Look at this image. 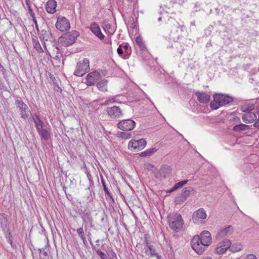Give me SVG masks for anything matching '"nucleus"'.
<instances>
[{
    "label": "nucleus",
    "mask_w": 259,
    "mask_h": 259,
    "mask_svg": "<svg viewBox=\"0 0 259 259\" xmlns=\"http://www.w3.org/2000/svg\"><path fill=\"white\" fill-rule=\"evenodd\" d=\"M211 243V235L207 231L202 232L200 236H194L191 241L192 249L198 254L203 253L206 247Z\"/></svg>",
    "instance_id": "nucleus-1"
},
{
    "label": "nucleus",
    "mask_w": 259,
    "mask_h": 259,
    "mask_svg": "<svg viewBox=\"0 0 259 259\" xmlns=\"http://www.w3.org/2000/svg\"><path fill=\"white\" fill-rule=\"evenodd\" d=\"M167 221L169 227L176 232L182 230L183 227L184 221L180 214L172 213L167 217Z\"/></svg>",
    "instance_id": "nucleus-2"
},
{
    "label": "nucleus",
    "mask_w": 259,
    "mask_h": 259,
    "mask_svg": "<svg viewBox=\"0 0 259 259\" xmlns=\"http://www.w3.org/2000/svg\"><path fill=\"white\" fill-rule=\"evenodd\" d=\"M78 35V32L72 31L70 33L65 34L64 36H61L59 40L63 46L68 47L75 42V39Z\"/></svg>",
    "instance_id": "nucleus-3"
},
{
    "label": "nucleus",
    "mask_w": 259,
    "mask_h": 259,
    "mask_svg": "<svg viewBox=\"0 0 259 259\" xmlns=\"http://www.w3.org/2000/svg\"><path fill=\"white\" fill-rule=\"evenodd\" d=\"M89 70V60L84 58L81 61H79L76 65L74 74L77 76H83Z\"/></svg>",
    "instance_id": "nucleus-4"
},
{
    "label": "nucleus",
    "mask_w": 259,
    "mask_h": 259,
    "mask_svg": "<svg viewBox=\"0 0 259 259\" xmlns=\"http://www.w3.org/2000/svg\"><path fill=\"white\" fill-rule=\"evenodd\" d=\"M146 144V141L144 139L139 140H132L129 142L128 147L130 149L140 151L145 147Z\"/></svg>",
    "instance_id": "nucleus-5"
},
{
    "label": "nucleus",
    "mask_w": 259,
    "mask_h": 259,
    "mask_svg": "<svg viewBox=\"0 0 259 259\" xmlns=\"http://www.w3.org/2000/svg\"><path fill=\"white\" fill-rule=\"evenodd\" d=\"M207 214L203 208H201L195 211L192 215V221L195 224H200L206 218Z\"/></svg>",
    "instance_id": "nucleus-6"
},
{
    "label": "nucleus",
    "mask_w": 259,
    "mask_h": 259,
    "mask_svg": "<svg viewBox=\"0 0 259 259\" xmlns=\"http://www.w3.org/2000/svg\"><path fill=\"white\" fill-rule=\"evenodd\" d=\"M15 104L17 108L19 109L21 114V117L26 119L29 116V110L27 106L22 100H17L15 101Z\"/></svg>",
    "instance_id": "nucleus-7"
},
{
    "label": "nucleus",
    "mask_w": 259,
    "mask_h": 259,
    "mask_svg": "<svg viewBox=\"0 0 259 259\" xmlns=\"http://www.w3.org/2000/svg\"><path fill=\"white\" fill-rule=\"evenodd\" d=\"M136 125L135 122L128 119L120 121L117 123V127L121 130L129 131L132 130Z\"/></svg>",
    "instance_id": "nucleus-8"
},
{
    "label": "nucleus",
    "mask_w": 259,
    "mask_h": 259,
    "mask_svg": "<svg viewBox=\"0 0 259 259\" xmlns=\"http://www.w3.org/2000/svg\"><path fill=\"white\" fill-rule=\"evenodd\" d=\"M213 100L220 106H224L233 101V98L231 97L223 94L214 95Z\"/></svg>",
    "instance_id": "nucleus-9"
},
{
    "label": "nucleus",
    "mask_w": 259,
    "mask_h": 259,
    "mask_svg": "<svg viewBox=\"0 0 259 259\" xmlns=\"http://www.w3.org/2000/svg\"><path fill=\"white\" fill-rule=\"evenodd\" d=\"M101 77V74L97 71L90 72L86 76L85 83L89 86L93 85Z\"/></svg>",
    "instance_id": "nucleus-10"
},
{
    "label": "nucleus",
    "mask_w": 259,
    "mask_h": 259,
    "mask_svg": "<svg viewBox=\"0 0 259 259\" xmlns=\"http://www.w3.org/2000/svg\"><path fill=\"white\" fill-rule=\"evenodd\" d=\"M56 27L61 31H65L70 28V23L64 17H59L56 23Z\"/></svg>",
    "instance_id": "nucleus-11"
},
{
    "label": "nucleus",
    "mask_w": 259,
    "mask_h": 259,
    "mask_svg": "<svg viewBox=\"0 0 259 259\" xmlns=\"http://www.w3.org/2000/svg\"><path fill=\"white\" fill-rule=\"evenodd\" d=\"M108 115L112 118H119L123 115L121 109L118 106L108 107L106 109Z\"/></svg>",
    "instance_id": "nucleus-12"
},
{
    "label": "nucleus",
    "mask_w": 259,
    "mask_h": 259,
    "mask_svg": "<svg viewBox=\"0 0 259 259\" xmlns=\"http://www.w3.org/2000/svg\"><path fill=\"white\" fill-rule=\"evenodd\" d=\"M81 217L84 224L85 229L88 225H90L91 227L93 226V219L91 217V212L89 209H84L82 212Z\"/></svg>",
    "instance_id": "nucleus-13"
},
{
    "label": "nucleus",
    "mask_w": 259,
    "mask_h": 259,
    "mask_svg": "<svg viewBox=\"0 0 259 259\" xmlns=\"http://www.w3.org/2000/svg\"><path fill=\"white\" fill-rule=\"evenodd\" d=\"M171 169L168 165H164L161 167L160 170L156 174L155 176L159 179L165 178L171 174Z\"/></svg>",
    "instance_id": "nucleus-14"
},
{
    "label": "nucleus",
    "mask_w": 259,
    "mask_h": 259,
    "mask_svg": "<svg viewBox=\"0 0 259 259\" xmlns=\"http://www.w3.org/2000/svg\"><path fill=\"white\" fill-rule=\"evenodd\" d=\"M233 229L231 226H228L224 228L221 229L218 232L216 238L221 239L225 237H228L233 232Z\"/></svg>",
    "instance_id": "nucleus-15"
},
{
    "label": "nucleus",
    "mask_w": 259,
    "mask_h": 259,
    "mask_svg": "<svg viewBox=\"0 0 259 259\" xmlns=\"http://www.w3.org/2000/svg\"><path fill=\"white\" fill-rule=\"evenodd\" d=\"M90 29L91 31L100 40H103L104 38V35L101 32V29L96 22H93L91 23Z\"/></svg>",
    "instance_id": "nucleus-16"
},
{
    "label": "nucleus",
    "mask_w": 259,
    "mask_h": 259,
    "mask_svg": "<svg viewBox=\"0 0 259 259\" xmlns=\"http://www.w3.org/2000/svg\"><path fill=\"white\" fill-rule=\"evenodd\" d=\"M145 243L147 248V250L145 251L146 254L150 256H156L157 259H160L161 256L156 253L155 247L150 245L147 239L145 240Z\"/></svg>",
    "instance_id": "nucleus-17"
},
{
    "label": "nucleus",
    "mask_w": 259,
    "mask_h": 259,
    "mask_svg": "<svg viewBox=\"0 0 259 259\" xmlns=\"http://www.w3.org/2000/svg\"><path fill=\"white\" fill-rule=\"evenodd\" d=\"M195 96L199 102L203 104L208 103L210 99V96L204 92H197L195 93Z\"/></svg>",
    "instance_id": "nucleus-18"
},
{
    "label": "nucleus",
    "mask_w": 259,
    "mask_h": 259,
    "mask_svg": "<svg viewBox=\"0 0 259 259\" xmlns=\"http://www.w3.org/2000/svg\"><path fill=\"white\" fill-rule=\"evenodd\" d=\"M33 120L38 134L46 128L44 121L40 119L38 116L35 115L33 117Z\"/></svg>",
    "instance_id": "nucleus-19"
},
{
    "label": "nucleus",
    "mask_w": 259,
    "mask_h": 259,
    "mask_svg": "<svg viewBox=\"0 0 259 259\" xmlns=\"http://www.w3.org/2000/svg\"><path fill=\"white\" fill-rule=\"evenodd\" d=\"M242 118L244 122L249 123L257 119V116L254 113L249 111L244 114Z\"/></svg>",
    "instance_id": "nucleus-20"
},
{
    "label": "nucleus",
    "mask_w": 259,
    "mask_h": 259,
    "mask_svg": "<svg viewBox=\"0 0 259 259\" xmlns=\"http://www.w3.org/2000/svg\"><path fill=\"white\" fill-rule=\"evenodd\" d=\"M57 3L55 0H49L46 5V10L50 14H53L56 12Z\"/></svg>",
    "instance_id": "nucleus-21"
},
{
    "label": "nucleus",
    "mask_w": 259,
    "mask_h": 259,
    "mask_svg": "<svg viewBox=\"0 0 259 259\" xmlns=\"http://www.w3.org/2000/svg\"><path fill=\"white\" fill-rule=\"evenodd\" d=\"M0 225L4 232H7L9 230L8 220L5 214H0Z\"/></svg>",
    "instance_id": "nucleus-22"
},
{
    "label": "nucleus",
    "mask_w": 259,
    "mask_h": 259,
    "mask_svg": "<svg viewBox=\"0 0 259 259\" xmlns=\"http://www.w3.org/2000/svg\"><path fill=\"white\" fill-rule=\"evenodd\" d=\"M107 83L108 81L106 79H102L101 81L98 82L96 84V86L99 90L101 92H107Z\"/></svg>",
    "instance_id": "nucleus-23"
},
{
    "label": "nucleus",
    "mask_w": 259,
    "mask_h": 259,
    "mask_svg": "<svg viewBox=\"0 0 259 259\" xmlns=\"http://www.w3.org/2000/svg\"><path fill=\"white\" fill-rule=\"evenodd\" d=\"M32 42L33 47L38 53H41L44 52V50L41 48L37 37L32 38Z\"/></svg>",
    "instance_id": "nucleus-24"
},
{
    "label": "nucleus",
    "mask_w": 259,
    "mask_h": 259,
    "mask_svg": "<svg viewBox=\"0 0 259 259\" xmlns=\"http://www.w3.org/2000/svg\"><path fill=\"white\" fill-rule=\"evenodd\" d=\"M38 134L40 136L41 139L46 141L50 138V133L47 128L40 132Z\"/></svg>",
    "instance_id": "nucleus-25"
},
{
    "label": "nucleus",
    "mask_w": 259,
    "mask_h": 259,
    "mask_svg": "<svg viewBox=\"0 0 259 259\" xmlns=\"http://www.w3.org/2000/svg\"><path fill=\"white\" fill-rule=\"evenodd\" d=\"M76 231L77 234L80 237L83 244L85 245L87 243V241L84 235V230L82 226L81 227H80L79 228H78Z\"/></svg>",
    "instance_id": "nucleus-26"
},
{
    "label": "nucleus",
    "mask_w": 259,
    "mask_h": 259,
    "mask_svg": "<svg viewBox=\"0 0 259 259\" xmlns=\"http://www.w3.org/2000/svg\"><path fill=\"white\" fill-rule=\"evenodd\" d=\"M157 151L155 148L147 149V150L142 152L139 154V155L141 157H145L150 156L151 154L154 153Z\"/></svg>",
    "instance_id": "nucleus-27"
},
{
    "label": "nucleus",
    "mask_w": 259,
    "mask_h": 259,
    "mask_svg": "<svg viewBox=\"0 0 259 259\" xmlns=\"http://www.w3.org/2000/svg\"><path fill=\"white\" fill-rule=\"evenodd\" d=\"M123 49L124 50V54L123 56V58L124 59H127L128 58L132 52L131 49L129 47L128 44H126L123 46Z\"/></svg>",
    "instance_id": "nucleus-28"
},
{
    "label": "nucleus",
    "mask_w": 259,
    "mask_h": 259,
    "mask_svg": "<svg viewBox=\"0 0 259 259\" xmlns=\"http://www.w3.org/2000/svg\"><path fill=\"white\" fill-rule=\"evenodd\" d=\"M248 125L241 123V124H239L235 125L233 127V130L234 131L239 132V131H245L248 128Z\"/></svg>",
    "instance_id": "nucleus-29"
},
{
    "label": "nucleus",
    "mask_w": 259,
    "mask_h": 259,
    "mask_svg": "<svg viewBox=\"0 0 259 259\" xmlns=\"http://www.w3.org/2000/svg\"><path fill=\"white\" fill-rule=\"evenodd\" d=\"M218 245L222 246V247L227 250L231 247V242L229 239H225L221 241Z\"/></svg>",
    "instance_id": "nucleus-30"
},
{
    "label": "nucleus",
    "mask_w": 259,
    "mask_h": 259,
    "mask_svg": "<svg viewBox=\"0 0 259 259\" xmlns=\"http://www.w3.org/2000/svg\"><path fill=\"white\" fill-rule=\"evenodd\" d=\"M136 43L139 46L141 50H143L145 49V46L142 37L138 36L136 38Z\"/></svg>",
    "instance_id": "nucleus-31"
},
{
    "label": "nucleus",
    "mask_w": 259,
    "mask_h": 259,
    "mask_svg": "<svg viewBox=\"0 0 259 259\" xmlns=\"http://www.w3.org/2000/svg\"><path fill=\"white\" fill-rule=\"evenodd\" d=\"M241 249L242 245L240 244H233L232 245H231L230 247V250L233 252L239 251Z\"/></svg>",
    "instance_id": "nucleus-32"
},
{
    "label": "nucleus",
    "mask_w": 259,
    "mask_h": 259,
    "mask_svg": "<svg viewBox=\"0 0 259 259\" xmlns=\"http://www.w3.org/2000/svg\"><path fill=\"white\" fill-rule=\"evenodd\" d=\"M187 182H188V181L185 180V181H182L181 182L176 183L175 185L173 188L170 191V192H172L179 188H182L187 183Z\"/></svg>",
    "instance_id": "nucleus-33"
},
{
    "label": "nucleus",
    "mask_w": 259,
    "mask_h": 259,
    "mask_svg": "<svg viewBox=\"0 0 259 259\" xmlns=\"http://www.w3.org/2000/svg\"><path fill=\"white\" fill-rule=\"evenodd\" d=\"M41 33L43 39L46 41L48 40L51 35V34L49 32L45 30H41Z\"/></svg>",
    "instance_id": "nucleus-34"
},
{
    "label": "nucleus",
    "mask_w": 259,
    "mask_h": 259,
    "mask_svg": "<svg viewBox=\"0 0 259 259\" xmlns=\"http://www.w3.org/2000/svg\"><path fill=\"white\" fill-rule=\"evenodd\" d=\"M118 135L119 137L125 139H129L131 137V134L129 133L120 132Z\"/></svg>",
    "instance_id": "nucleus-35"
},
{
    "label": "nucleus",
    "mask_w": 259,
    "mask_h": 259,
    "mask_svg": "<svg viewBox=\"0 0 259 259\" xmlns=\"http://www.w3.org/2000/svg\"><path fill=\"white\" fill-rule=\"evenodd\" d=\"M38 251H39L40 255H44L45 257L48 256V249L46 246L45 248L38 249Z\"/></svg>",
    "instance_id": "nucleus-36"
},
{
    "label": "nucleus",
    "mask_w": 259,
    "mask_h": 259,
    "mask_svg": "<svg viewBox=\"0 0 259 259\" xmlns=\"http://www.w3.org/2000/svg\"><path fill=\"white\" fill-rule=\"evenodd\" d=\"M227 249L224 248L222 246L218 245L216 248V252L219 254H222L224 253L226 251Z\"/></svg>",
    "instance_id": "nucleus-37"
},
{
    "label": "nucleus",
    "mask_w": 259,
    "mask_h": 259,
    "mask_svg": "<svg viewBox=\"0 0 259 259\" xmlns=\"http://www.w3.org/2000/svg\"><path fill=\"white\" fill-rule=\"evenodd\" d=\"M96 253L101 257V259H106L107 256L103 251L100 249L96 250Z\"/></svg>",
    "instance_id": "nucleus-38"
},
{
    "label": "nucleus",
    "mask_w": 259,
    "mask_h": 259,
    "mask_svg": "<svg viewBox=\"0 0 259 259\" xmlns=\"http://www.w3.org/2000/svg\"><path fill=\"white\" fill-rule=\"evenodd\" d=\"M253 109L254 106L253 105H251L248 107L245 106L242 107V111L243 112H246V113L249 111L251 112V111Z\"/></svg>",
    "instance_id": "nucleus-39"
},
{
    "label": "nucleus",
    "mask_w": 259,
    "mask_h": 259,
    "mask_svg": "<svg viewBox=\"0 0 259 259\" xmlns=\"http://www.w3.org/2000/svg\"><path fill=\"white\" fill-rule=\"evenodd\" d=\"M101 183H102V186L103 187V188H104V191L107 194H109V191L108 190V188L106 187V184H105V180L101 178Z\"/></svg>",
    "instance_id": "nucleus-40"
},
{
    "label": "nucleus",
    "mask_w": 259,
    "mask_h": 259,
    "mask_svg": "<svg viewBox=\"0 0 259 259\" xmlns=\"http://www.w3.org/2000/svg\"><path fill=\"white\" fill-rule=\"evenodd\" d=\"M210 108L213 110L218 109L220 107H221L220 105H219L218 103L215 102L214 101V102L210 103Z\"/></svg>",
    "instance_id": "nucleus-41"
},
{
    "label": "nucleus",
    "mask_w": 259,
    "mask_h": 259,
    "mask_svg": "<svg viewBox=\"0 0 259 259\" xmlns=\"http://www.w3.org/2000/svg\"><path fill=\"white\" fill-rule=\"evenodd\" d=\"M168 24H173L174 26L178 27L179 25V23L175 19L171 18L170 19H168Z\"/></svg>",
    "instance_id": "nucleus-42"
},
{
    "label": "nucleus",
    "mask_w": 259,
    "mask_h": 259,
    "mask_svg": "<svg viewBox=\"0 0 259 259\" xmlns=\"http://www.w3.org/2000/svg\"><path fill=\"white\" fill-rule=\"evenodd\" d=\"M55 49L56 50V54L54 57L53 56H51V57H53L54 59L58 60H59L60 58V53L59 52V50L58 49V48L57 47H56Z\"/></svg>",
    "instance_id": "nucleus-43"
},
{
    "label": "nucleus",
    "mask_w": 259,
    "mask_h": 259,
    "mask_svg": "<svg viewBox=\"0 0 259 259\" xmlns=\"http://www.w3.org/2000/svg\"><path fill=\"white\" fill-rule=\"evenodd\" d=\"M117 96H114L113 97H110L109 98L110 101V103H118L119 102V101H118V99H117Z\"/></svg>",
    "instance_id": "nucleus-44"
},
{
    "label": "nucleus",
    "mask_w": 259,
    "mask_h": 259,
    "mask_svg": "<svg viewBox=\"0 0 259 259\" xmlns=\"http://www.w3.org/2000/svg\"><path fill=\"white\" fill-rule=\"evenodd\" d=\"M121 46H120L118 48V49H117V52L118 54L120 56H121V55H123V49H122V48H121Z\"/></svg>",
    "instance_id": "nucleus-45"
},
{
    "label": "nucleus",
    "mask_w": 259,
    "mask_h": 259,
    "mask_svg": "<svg viewBox=\"0 0 259 259\" xmlns=\"http://www.w3.org/2000/svg\"><path fill=\"white\" fill-rule=\"evenodd\" d=\"M245 259H256V256L252 254H248Z\"/></svg>",
    "instance_id": "nucleus-46"
},
{
    "label": "nucleus",
    "mask_w": 259,
    "mask_h": 259,
    "mask_svg": "<svg viewBox=\"0 0 259 259\" xmlns=\"http://www.w3.org/2000/svg\"><path fill=\"white\" fill-rule=\"evenodd\" d=\"M109 259H117L116 254L114 252L110 253V257Z\"/></svg>",
    "instance_id": "nucleus-47"
},
{
    "label": "nucleus",
    "mask_w": 259,
    "mask_h": 259,
    "mask_svg": "<svg viewBox=\"0 0 259 259\" xmlns=\"http://www.w3.org/2000/svg\"><path fill=\"white\" fill-rule=\"evenodd\" d=\"M104 30H108L110 29L111 28V25L109 24H106L104 25L103 27Z\"/></svg>",
    "instance_id": "nucleus-48"
},
{
    "label": "nucleus",
    "mask_w": 259,
    "mask_h": 259,
    "mask_svg": "<svg viewBox=\"0 0 259 259\" xmlns=\"http://www.w3.org/2000/svg\"><path fill=\"white\" fill-rule=\"evenodd\" d=\"M253 126L255 127H259V116L257 121H256L253 124Z\"/></svg>",
    "instance_id": "nucleus-49"
},
{
    "label": "nucleus",
    "mask_w": 259,
    "mask_h": 259,
    "mask_svg": "<svg viewBox=\"0 0 259 259\" xmlns=\"http://www.w3.org/2000/svg\"><path fill=\"white\" fill-rule=\"evenodd\" d=\"M28 13H29V14H30V16H31V17H34V16H35L34 13L33 12V10H32V9H31V10H30L28 11Z\"/></svg>",
    "instance_id": "nucleus-50"
},
{
    "label": "nucleus",
    "mask_w": 259,
    "mask_h": 259,
    "mask_svg": "<svg viewBox=\"0 0 259 259\" xmlns=\"http://www.w3.org/2000/svg\"><path fill=\"white\" fill-rule=\"evenodd\" d=\"M110 103H110L109 99H108V100H106L103 103H102V105L105 106V105H108Z\"/></svg>",
    "instance_id": "nucleus-51"
},
{
    "label": "nucleus",
    "mask_w": 259,
    "mask_h": 259,
    "mask_svg": "<svg viewBox=\"0 0 259 259\" xmlns=\"http://www.w3.org/2000/svg\"><path fill=\"white\" fill-rule=\"evenodd\" d=\"M0 71L3 72V74H4L5 69L4 67L2 65V64L0 63Z\"/></svg>",
    "instance_id": "nucleus-52"
},
{
    "label": "nucleus",
    "mask_w": 259,
    "mask_h": 259,
    "mask_svg": "<svg viewBox=\"0 0 259 259\" xmlns=\"http://www.w3.org/2000/svg\"><path fill=\"white\" fill-rule=\"evenodd\" d=\"M32 20H33V22L34 23L35 25L37 26V21H36L35 17L34 16V17H32Z\"/></svg>",
    "instance_id": "nucleus-53"
},
{
    "label": "nucleus",
    "mask_w": 259,
    "mask_h": 259,
    "mask_svg": "<svg viewBox=\"0 0 259 259\" xmlns=\"http://www.w3.org/2000/svg\"><path fill=\"white\" fill-rule=\"evenodd\" d=\"M25 3H26V5H27V6L28 7V6H30V1L29 0H26L25 1Z\"/></svg>",
    "instance_id": "nucleus-54"
},
{
    "label": "nucleus",
    "mask_w": 259,
    "mask_h": 259,
    "mask_svg": "<svg viewBox=\"0 0 259 259\" xmlns=\"http://www.w3.org/2000/svg\"><path fill=\"white\" fill-rule=\"evenodd\" d=\"M91 233L90 232H88V237H89V241H91V237H90V236H91Z\"/></svg>",
    "instance_id": "nucleus-55"
},
{
    "label": "nucleus",
    "mask_w": 259,
    "mask_h": 259,
    "mask_svg": "<svg viewBox=\"0 0 259 259\" xmlns=\"http://www.w3.org/2000/svg\"><path fill=\"white\" fill-rule=\"evenodd\" d=\"M202 259H212V258H211L210 257L206 256V257H203Z\"/></svg>",
    "instance_id": "nucleus-56"
},
{
    "label": "nucleus",
    "mask_w": 259,
    "mask_h": 259,
    "mask_svg": "<svg viewBox=\"0 0 259 259\" xmlns=\"http://www.w3.org/2000/svg\"><path fill=\"white\" fill-rule=\"evenodd\" d=\"M8 241L10 242V243L12 244V241L11 240L10 238H9Z\"/></svg>",
    "instance_id": "nucleus-57"
},
{
    "label": "nucleus",
    "mask_w": 259,
    "mask_h": 259,
    "mask_svg": "<svg viewBox=\"0 0 259 259\" xmlns=\"http://www.w3.org/2000/svg\"><path fill=\"white\" fill-rule=\"evenodd\" d=\"M27 7H28V11L32 9L30 6H28Z\"/></svg>",
    "instance_id": "nucleus-58"
},
{
    "label": "nucleus",
    "mask_w": 259,
    "mask_h": 259,
    "mask_svg": "<svg viewBox=\"0 0 259 259\" xmlns=\"http://www.w3.org/2000/svg\"><path fill=\"white\" fill-rule=\"evenodd\" d=\"M158 20V21H160L161 20V17L159 18Z\"/></svg>",
    "instance_id": "nucleus-59"
},
{
    "label": "nucleus",
    "mask_w": 259,
    "mask_h": 259,
    "mask_svg": "<svg viewBox=\"0 0 259 259\" xmlns=\"http://www.w3.org/2000/svg\"><path fill=\"white\" fill-rule=\"evenodd\" d=\"M45 48L47 50V48H46V47L45 45Z\"/></svg>",
    "instance_id": "nucleus-60"
}]
</instances>
